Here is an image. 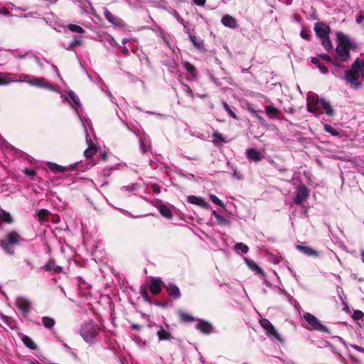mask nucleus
I'll return each mask as SVG.
<instances>
[{
    "label": "nucleus",
    "mask_w": 364,
    "mask_h": 364,
    "mask_svg": "<svg viewBox=\"0 0 364 364\" xmlns=\"http://www.w3.org/2000/svg\"><path fill=\"white\" fill-rule=\"evenodd\" d=\"M309 197V190L305 185L301 184L297 187L294 202L296 205H300L304 201H305Z\"/></svg>",
    "instance_id": "nucleus-9"
},
{
    "label": "nucleus",
    "mask_w": 364,
    "mask_h": 364,
    "mask_svg": "<svg viewBox=\"0 0 364 364\" xmlns=\"http://www.w3.org/2000/svg\"><path fill=\"white\" fill-rule=\"evenodd\" d=\"M324 129L327 132L331 134L333 136H338L339 134L338 132L329 124H325Z\"/></svg>",
    "instance_id": "nucleus-44"
},
{
    "label": "nucleus",
    "mask_w": 364,
    "mask_h": 364,
    "mask_svg": "<svg viewBox=\"0 0 364 364\" xmlns=\"http://www.w3.org/2000/svg\"><path fill=\"white\" fill-rule=\"evenodd\" d=\"M23 240L21 236L16 231L8 232L4 240H1V247L8 254L12 255L14 253V247L18 246Z\"/></svg>",
    "instance_id": "nucleus-5"
},
{
    "label": "nucleus",
    "mask_w": 364,
    "mask_h": 364,
    "mask_svg": "<svg viewBox=\"0 0 364 364\" xmlns=\"http://www.w3.org/2000/svg\"><path fill=\"white\" fill-rule=\"evenodd\" d=\"M259 112H261V111H257V112H255V114L253 115L255 118H257L258 119V121L259 122L260 124L263 127H267V121L263 118V117H262L260 114H259Z\"/></svg>",
    "instance_id": "nucleus-43"
},
{
    "label": "nucleus",
    "mask_w": 364,
    "mask_h": 364,
    "mask_svg": "<svg viewBox=\"0 0 364 364\" xmlns=\"http://www.w3.org/2000/svg\"><path fill=\"white\" fill-rule=\"evenodd\" d=\"M311 62L317 66V68L320 70L321 73L326 74L328 72V69L324 65L320 63L319 60L316 57H311Z\"/></svg>",
    "instance_id": "nucleus-31"
},
{
    "label": "nucleus",
    "mask_w": 364,
    "mask_h": 364,
    "mask_svg": "<svg viewBox=\"0 0 364 364\" xmlns=\"http://www.w3.org/2000/svg\"><path fill=\"white\" fill-rule=\"evenodd\" d=\"M49 215L50 212L46 209H41L37 213L38 219L40 222L48 221Z\"/></svg>",
    "instance_id": "nucleus-35"
},
{
    "label": "nucleus",
    "mask_w": 364,
    "mask_h": 364,
    "mask_svg": "<svg viewBox=\"0 0 364 364\" xmlns=\"http://www.w3.org/2000/svg\"><path fill=\"white\" fill-rule=\"evenodd\" d=\"M318 57L326 62L331 63L332 61V58L328 54H320Z\"/></svg>",
    "instance_id": "nucleus-50"
},
{
    "label": "nucleus",
    "mask_w": 364,
    "mask_h": 364,
    "mask_svg": "<svg viewBox=\"0 0 364 364\" xmlns=\"http://www.w3.org/2000/svg\"><path fill=\"white\" fill-rule=\"evenodd\" d=\"M213 215L215 216V218H218V215H219L220 214H219V213H217V211L214 210V211L213 212Z\"/></svg>",
    "instance_id": "nucleus-60"
},
{
    "label": "nucleus",
    "mask_w": 364,
    "mask_h": 364,
    "mask_svg": "<svg viewBox=\"0 0 364 364\" xmlns=\"http://www.w3.org/2000/svg\"><path fill=\"white\" fill-rule=\"evenodd\" d=\"M21 341L28 348L31 350H36L37 348L36 344L33 342V341L28 336L23 335L21 336Z\"/></svg>",
    "instance_id": "nucleus-29"
},
{
    "label": "nucleus",
    "mask_w": 364,
    "mask_h": 364,
    "mask_svg": "<svg viewBox=\"0 0 364 364\" xmlns=\"http://www.w3.org/2000/svg\"><path fill=\"white\" fill-rule=\"evenodd\" d=\"M82 44V37L81 36H75L74 37V39L70 42L69 46H68V48L67 49L70 50H72L75 47L81 46Z\"/></svg>",
    "instance_id": "nucleus-37"
},
{
    "label": "nucleus",
    "mask_w": 364,
    "mask_h": 364,
    "mask_svg": "<svg viewBox=\"0 0 364 364\" xmlns=\"http://www.w3.org/2000/svg\"><path fill=\"white\" fill-rule=\"evenodd\" d=\"M363 19H364V15L363 14H360L358 16H357L356 22L358 23H360L363 22Z\"/></svg>",
    "instance_id": "nucleus-56"
},
{
    "label": "nucleus",
    "mask_w": 364,
    "mask_h": 364,
    "mask_svg": "<svg viewBox=\"0 0 364 364\" xmlns=\"http://www.w3.org/2000/svg\"><path fill=\"white\" fill-rule=\"evenodd\" d=\"M336 38L338 45L336 48V53L341 62H346L350 57V50L355 48V45L341 31L336 33Z\"/></svg>",
    "instance_id": "nucleus-3"
},
{
    "label": "nucleus",
    "mask_w": 364,
    "mask_h": 364,
    "mask_svg": "<svg viewBox=\"0 0 364 364\" xmlns=\"http://www.w3.org/2000/svg\"><path fill=\"white\" fill-rule=\"evenodd\" d=\"M296 248L301 252L305 254L307 256L316 257L318 255L317 252L309 246H304L301 245H297Z\"/></svg>",
    "instance_id": "nucleus-21"
},
{
    "label": "nucleus",
    "mask_w": 364,
    "mask_h": 364,
    "mask_svg": "<svg viewBox=\"0 0 364 364\" xmlns=\"http://www.w3.org/2000/svg\"><path fill=\"white\" fill-rule=\"evenodd\" d=\"M193 3L197 5V6H205V3H206V0H193Z\"/></svg>",
    "instance_id": "nucleus-53"
},
{
    "label": "nucleus",
    "mask_w": 364,
    "mask_h": 364,
    "mask_svg": "<svg viewBox=\"0 0 364 364\" xmlns=\"http://www.w3.org/2000/svg\"><path fill=\"white\" fill-rule=\"evenodd\" d=\"M316 35L319 38H325L329 36L331 29V27L323 22H318L314 25Z\"/></svg>",
    "instance_id": "nucleus-12"
},
{
    "label": "nucleus",
    "mask_w": 364,
    "mask_h": 364,
    "mask_svg": "<svg viewBox=\"0 0 364 364\" xmlns=\"http://www.w3.org/2000/svg\"><path fill=\"white\" fill-rule=\"evenodd\" d=\"M16 308L24 314H28L31 308V301L23 296H18L15 301Z\"/></svg>",
    "instance_id": "nucleus-13"
},
{
    "label": "nucleus",
    "mask_w": 364,
    "mask_h": 364,
    "mask_svg": "<svg viewBox=\"0 0 364 364\" xmlns=\"http://www.w3.org/2000/svg\"><path fill=\"white\" fill-rule=\"evenodd\" d=\"M164 288L171 296L176 298H179L181 296L180 289L174 284L169 283L168 285L165 284Z\"/></svg>",
    "instance_id": "nucleus-19"
},
{
    "label": "nucleus",
    "mask_w": 364,
    "mask_h": 364,
    "mask_svg": "<svg viewBox=\"0 0 364 364\" xmlns=\"http://www.w3.org/2000/svg\"><path fill=\"white\" fill-rule=\"evenodd\" d=\"M210 199L211 200V201L213 203H215V204H216V205H219V206H220L222 208H224V206H225L224 203L216 196H215L213 194H210Z\"/></svg>",
    "instance_id": "nucleus-42"
},
{
    "label": "nucleus",
    "mask_w": 364,
    "mask_h": 364,
    "mask_svg": "<svg viewBox=\"0 0 364 364\" xmlns=\"http://www.w3.org/2000/svg\"><path fill=\"white\" fill-rule=\"evenodd\" d=\"M127 41H128V40H127V39H124V40L122 41V43H123V44H126Z\"/></svg>",
    "instance_id": "nucleus-63"
},
{
    "label": "nucleus",
    "mask_w": 364,
    "mask_h": 364,
    "mask_svg": "<svg viewBox=\"0 0 364 364\" xmlns=\"http://www.w3.org/2000/svg\"><path fill=\"white\" fill-rule=\"evenodd\" d=\"M47 166L51 171L57 173H64L68 171H73L75 170L77 168V163L70 164L68 166H63L61 165H58L54 162H48Z\"/></svg>",
    "instance_id": "nucleus-10"
},
{
    "label": "nucleus",
    "mask_w": 364,
    "mask_h": 364,
    "mask_svg": "<svg viewBox=\"0 0 364 364\" xmlns=\"http://www.w3.org/2000/svg\"><path fill=\"white\" fill-rule=\"evenodd\" d=\"M0 13L6 16L9 14V10L6 7L0 8Z\"/></svg>",
    "instance_id": "nucleus-54"
},
{
    "label": "nucleus",
    "mask_w": 364,
    "mask_h": 364,
    "mask_svg": "<svg viewBox=\"0 0 364 364\" xmlns=\"http://www.w3.org/2000/svg\"><path fill=\"white\" fill-rule=\"evenodd\" d=\"M25 78H30L27 82L30 85L43 87L50 91H55V87L48 82L44 77H31L29 75H23Z\"/></svg>",
    "instance_id": "nucleus-8"
},
{
    "label": "nucleus",
    "mask_w": 364,
    "mask_h": 364,
    "mask_svg": "<svg viewBox=\"0 0 364 364\" xmlns=\"http://www.w3.org/2000/svg\"><path fill=\"white\" fill-rule=\"evenodd\" d=\"M104 16L110 23L114 26L123 27L124 26V23L122 18L115 16L107 9L104 11Z\"/></svg>",
    "instance_id": "nucleus-14"
},
{
    "label": "nucleus",
    "mask_w": 364,
    "mask_h": 364,
    "mask_svg": "<svg viewBox=\"0 0 364 364\" xmlns=\"http://www.w3.org/2000/svg\"><path fill=\"white\" fill-rule=\"evenodd\" d=\"M122 53L124 55H128L129 54V49L127 47H124L123 49H122Z\"/></svg>",
    "instance_id": "nucleus-58"
},
{
    "label": "nucleus",
    "mask_w": 364,
    "mask_h": 364,
    "mask_svg": "<svg viewBox=\"0 0 364 364\" xmlns=\"http://www.w3.org/2000/svg\"><path fill=\"white\" fill-rule=\"evenodd\" d=\"M68 96L72 100V103H70L71 106L75 109L80 105L79 97L75 94L73 90H69L67 92Z\"/></svg>",
    "instance_id": "nucleus-26"
},
{
    "label": "nucleus",
    "mask_w": 364,
    "mask_h": 364,
    "mask_svg": "<svg viewBox=\"0 0 364 364\" xmlns=\"http://www.w3.org/2000/svg\"><path fill=\"white\" fill-rule=\"evenodd\" d=\"M259 324L261 326L265 329L268 334L272 335L278 341H282V338L280 335L278 333L277 331L275 329L274 326L272 323L267 318H262L259 320Z\"/></svg>",
    "instance_id": "nucleus-11"
},
{
    "label": "nucleus",
    "mask_w": 364,
    "mask_h": 364,
    "mask_svg": "<svg viewBox=\"0 0 364 364\" xmlns=\"http://www.w3.org/2000/svg\"><path fill=\"white\" fill-rule=\"evenodd\" d=\"M156 335L159 341H171L173 337L171 333L160 326L159 330L156 332Z\"/></svg>",
    "instance_id": "nucleus-22"
},
{
    "label": "nucleus",
    "mask_w": 364,
    "mask_h": 364,
    "mask_svg": "<svg viewBox=\"0 0 364 364\" xmlns=\"http://www.w3.org/2000/svg\"><path fill=\"white\" fill-rule=\"evenodd\" d=\"M185 88H186L185 91L187 93V95H188L192 99H193L194 95H193V92L192 89L191 88V87L188 85H185Z\"/></svg>",
    "instance_id": "nucleus-49"
},
{
    "label": "nucleus",
    "mask_w": 364,
    "mask_h": 364,
    "mask_svg": "<svg viewBox=\"0 0 364 364\" xmlns=\"http://www.w3.org/2000/svg\"><path fill=\"white\" fill-rule=\"evenodd\" d=\"M221 23L224 26L228 27L232 29H235L239 27L236 18L228 14H226L224 16H223L221 19Z\"/></svg>",
    "instance_id": "nucleus-15"
},
{
    "label": "nucleus",
    "mask_w": 364,
    "mask_h": 364,
    "mask_svg": "<svg viewBox=\"0 0 364 364\" xmlns=\"http://www.w3.org/2000/svg\"><path fill=\"white\" fill-rule=\"evenodd\" d=\"M307 110L313 114L326 113L328 116L332 117L335 111L329 102L324 98H318V96H311L307 100Z\"/></svg>",
    "instance_id": "nucleus-2"
},
{
    "label": "nucleus",
    "mask_w": 364,
    "mask_h": 364,
    "mask_svg": "<svg viewBox=\"0 0 364 364\" xmlns=\"http://www.w3.org/2000/svg\"><path fill=\"white\" fill-rule=\"evenodd\" d=\"M43 269L46 272L54 271L55 273H60L63 271V267L55 264L54 259H50L43 267Z\"/></svg>",
    "instance_id": "nucleus-18"
},
{
    "label": "nucleus",
    "mask_w": 364,
    "mask_h": 364,
    "mask_svg": "<svg viewBox=\"0 0 364 364\" xmlns=\"http://www.w3.org/2000/svg\"><path fill=\"white\" fill-rule=\"evenodd\" d=\"M100 328L92 321L85 323L80 328V336L87 343H93L98 336Z\"/></svg>",
    "instance_id": "nucleus-6"
},
{
    "label": "nucleus",
    "mask_w": 364,
    "mask_h": 364,
    "mask_svg": "<svg viewBox=\"0 0 364 364\" xmlns=\"http://www.w3.org/2000/svg\"><path fill=\"white\" fill-rule=\"evenodd\" d=\"M189 38L196 48H200L201 47V43L198 40V38L196 36L190 35Z\"/></svg>",
    "instance_id": "nucleus-45"
},
{
    "label": "nucleus",
    "mask_w": 364,
    "mask_h": 364,
    "mask_svg": "<svg viewBox=\"0 0 364 364\" xmlns=\"http://www.w3.org/2000/svg\"><path fill=\"white\" fill-rule=\"evenodd\" d=\"M0 220L7 224H11L14 222V219L9 212L4 210H1Z\"/></svg>",
    "instance_id": "nucleus-32"
},
{
    "label": "nucleus",
    "mask_w": 364,
    "mask_h": 364,
    "mask_svg": "<svg viewBox=\"0 0 364 364\" xmlns=\"http://www.w3.org/2000/svg\"><path fill=\"white\" fill-rule=\"evenodd\" d=\"M218 223L220 225H226L228 223V220L223 215H219L218 218H216Z\"/></svg>",
    "instance_id": "nucleus-48"
},
{
    "label": "nucleus",
    "mask_w": 364,
    "mask_h": 364,
    "mask_svg": "<svg viewBox=\"0 0 364 364\" xmlns=\"http://www.w3.org/2000/svg\"><path fill=\"white\" fill-rule=\"evenodd\" d=\"M321 44L326 51H331L333 49V46L331 41L330 40L329 36L325 38H322Z\"/></svg>",
    "instance_id": "nucleus-34"
},
{
    "label": "nucleus",
    "mask_w": 364,
    "mask_h": 364,
    "mask_svg": "<svg viewBox=\"0 0 364 364\" xmlns=\"http://www.w3.org/2000/svg\"><path fill=\"white\" fill-rule=\"evenodd\" d=\"M188 202L191 204L200 205L203 208H207L209 205L201 198L195 196H190L188 197Z\"/></svg>",
    "instance_id": "nucleus-24"
},
{
    "label": "nucleus",
    "mask_w": 364,
    "mask_h": 364,
    "mask_svg": "<svg viewBox=\"0 0 364 364\" xmlns=\"http://www.w3.org/2000/svg\"><path fill=\"white\" fill-rule=\"evenodd\" d=\"M344 79L355 90L362 87L364 82V58H357L354 60L350 68L346 70Z\"/></svg>",
    "instance_id": "nucleus-1"
},
{
    "label": "nucleus",
    "mask_w": 364,
    "mask_h": 364,
    "mask_svg": "<svg viewBox=\"0 0 364 364\" xmlns=\"http://www.w3.org/2000/svg\"><path fill=\"white\" fill-rule=\"evenodd\" d=\"M107 154H105H105H103V155H102V159H103V160H106V159H107Z\"/></svg>",
    "instance_id": "nucleus-61"
},
{
    "label": "nucleus",
    "mask_w": 364,
    "mask_h": 364,
    "mask_svg": "<svg viewBox=\"0 0 364 364\" xmlns=\"http://www.w3.org/2000/svg\"><path fill=\"white\" fill-rule=\"evenodd\" d=\"M234 249L238 252L240 251L243 254H246L249 251V247L247 245L242 242H237L234 245Z\"/></svg>",
    "instance_id": "nucleus-39"
},
{
    "label": "nucleus",
    "mask_w": 364,
    "mask_h": 364,
    "mask_svg": "<svg viewBox=\"0 0 364 364\" xmlns=\"http://www.w3.org/2000/svg\"><path fill=\"white\" fill-rule=\"evenodd\" d=\"M223 106L224 107V109L228 112V113L230 114V116L235 119H237V115L235 114V112L230 109V107H229V105H228V103L226 102H223Z\"/></svg>",
    "instance_id": "nucleus-41"
},
{
    "label": "nucleus",
    "mask_w": 364,
    "mask_h": 364,
    "mask_svg": "<svg viewBox=\"0 0 364 364\" xmlns=\"http://www.w3.org/2000/svg\"><path fill=\"white\" fill-rule=\"evenodd\" d=\"M155 304H156V305H157V306H161V305H160V304H159V302L155 303Z\"/></svg>",
    "instance_id": "nucleus-64"
},
{
    "label": "nucleus",
    "mask_w": 364,
    "mask_h": 364,
    "mask_svg": "<svg viewBox=\"0 0 364 364\" xmlns=\"http://www.w3.org/2000/svg\"><path fill=\"white\" fill-rule=\"evenodd\" d=\"M361 255V257H362V260H363V262H364V251H362V252H361V255Z\"/></svg>",
    "instance_id": "nucleus-62"
},
{
    "label": "nucleus",
    "mask_w": 364,
    "mask_h": 364,
    "mask_svg": "<svg viewBox=\"0 0 364 364\" xmlns=\"http://www.w3.org/2000/svg\"><path fill=\"white\" fill-rule=\"evenodd\" d=\"M68 28L72 32L78 33H82L85 31L84 29L81 26H80L78 25L73 24V23L68 24Z\"/></svg>",
    "instance_id": "nucleus-40"
},
{
    "label": "nucleus",
    "mask_w": 364,
    "mask_h": 364,
    "mask_svg": "<svg viewBox=\"0 0 364 364\" xmlns=\"http://www.w3.org/2000/svg\"><path fill=\"white\" fill-rule=\"evenodd\" d=\"M245 261L247 266L255 274H264L263 270L252 259L245 258Z\"/></svg>",
    "instance_id": "nucleus-20"
},
{
    "label": "nucleus",
    "mask_w": 364,
    "mask_h": 364,
    "mask_svg": "<svg viewBox=\"0 0 364 364\" xmlns=\"http://www.w3.org/2000/svg\"><path fill=\"white\" fill-rule=\"evenodd\" d=\"M213 143L216 146H218L220 144H224V143L228 142V141L223 136V134L219 133L218 132H215L213 134Z\"/></svg>",
    "instance_id": "nucleus-30"
},
{
    "label": "nucleus",
    "mask_w": 364,
    "mask_h": 364,
    "mask_svg": "<svg viewBox=\"0 0 364 364\" xmlns=\"http://www.w3.org/2000/svg\"><path fill=\"white\" fill-rule=\"evenodd\" d=\"M178 314L181 322L190 323L194 321V317L192 315L182 310L178 311Z\"/></svg>",
    "instance_id": "nucleus-25"
},
{
    "label": "nucleus",
    "mask_w": 364,
    "mask_h": 364,
    "mask_svg": "<svg viewBox=\"0 0 364 364\" xmlns=\"http://www.w3.org/2000/svg\"><path fill=\"white\" fill-rule=\"evenodd\" d=\"M340 59L338 58H336V59H332V61H331V63H332L333 65H334L335 67L336 68H341L342 65L340 63Z\"/></svg>",
    "instance_id": "nucleus-51"
},
{
    "label": "nucleus",
    "mask_w": 364,
    "mask_h": 364,
    "mask_svg": "<svg viewBox=\"0 0 364 364\" xmlns=\"http://www.w3.org/2000/svg\"><path fill=\"white\" fill-rule=\"evenodd\" d=\"M247 110L252 113L253 115L255 114V112H257V110H255L254 107L252 105L248 106Z\"/></svg>",
    "instance_id": "nucleus-57"
},
{
    "label": "nucleus",
    "mask_w": 364,
    "mask_h": 364,
    "mask_svg": "<svg viewBox=\"0 0 364 364\" xmlns=\"http://www.w3.org/2000/svg\"><path fill=\"white\" fill-rule=\"evenodd\" d=\"M247 157L255 162H259L262 160L261 153L254 148H249L246 150Z\"/></svg>",
    "instance_id": "nucleus-17"
},
{
    "label": "nucleus",
    "mask_w": 364,
    "mask_h": 364,
    "mask_svg": "<svg viewBox=\"0 0 364 364\" xmlns=\"http://www.w3.org/2000/svg\"><path fill=\"white\" fill-rule=\"evenodd\" d=\"M158 209H159L160 213L161 214V215H163L164 218H166L167 219L172 218V217H173L172 212L170 210V208L168 206H166V205H164V204L159 205Z\"/></svg>",
    "instance_id": "nucleus-27"
},
{
    "label": "nucleus",
    "mask_w": 364,
    "mask_h": 364,
    "mask_svg": "<svg viewBox=\"0 0 364 364\" xmlns=\"http://www.w3.org/2000/svg\"><path fill=\"white\" fill-rule=\"evenodd\" d=\"M304 318L309 323L310 327L309 330H315L323 333H329L330 331L327 326L322 324L320 321L313 314L310 313H305Z\"/></svg>",
    "instance_id": "nucleus-7"
},
{
    "label": "nucleus",
    "mask_w": 364,
    "mask_h": 364,
    "mask_svg": "<svg viewBox=\"0 0 364 364\" xmlns=\"http://www.w3.org/2000/svg\"><path fill=\"white\" fill-rule=\"evenodd\" d=\"M164 287L165 283L160 277H153L146 285H141L140 287L139 294L146 302L152 304L153 300L149 295L148 291H150L153 295L156 296L161 292L162 289L164 288Z\"/></svg>",
    "instance_id": "nucleus-4"
},
{
    "label": "nucleus",
    "mask_w": 364,
    "mask_h": 364,
    "mask_svg": "<svg viewBox=\"0 0 364 364\" xmlns=\"http://www.w3.org/2000/svg\"><path fill=\"white\" fill-rule=\"evenodd\" d=\"M28 174L31 175V176H35L36 175V172L33 170H29L28 171Z\"/></svg>",
    "instance_id": "nucleus-59"
},
{
    "label": "nucleus",
    "mask_w": 364,
    "mask_h": 364,
    "mask_svg": "<svg viewBox=\"0 0 364 364\" xmlns=\"http://www.w3.org/2000/svg\"><path fill=\"white\" fill-rule=\"evenodd\" d=\"M14 74L9 73H0V85H6L14 81Z\"/></svg>",
    "instance_id": "nucleus-23"
},
{
    "label": "nucleus",
    "mask_w": 364,
    "mask_h": 364,
    "mask_svg": "<svg viewBox=\"0 0 364 364\" xmlns=\"http://www.w3.org/2000/svg\"><path fill=\"white\" fill-rule=\"evenodd\" d=\"M184 67H185L186 70L191 74V79H195L196 77V67L193 64H191L188 62H186L184 63Z\"/></svg>",
    "instance_id": "nucleus-38"
},
{
    "label": "nucleus",
    "mask_w": 364,
    "mask_h": 364,
    "mask_svg": "<svg viewBox=\"0 0 364 364\" xmlns=\"http://www.w3.org/2000/svg\"><path fill=\"white\" fill-rule=\"evenodd\" d=\"M151 188L153 190V192L155 193H159L161 192V188L157 183L152 184Z\"/></svg>",
    "instance_id": "nucleus-52"
},
{
    "label": "nucleus",
    "mask_w": 364,
    "mask_h": 364,
    "mask_svg": "<svg viewBox=\"0 0 364 364\" xmlns=\"http://www.w3.org/2000/svg\"><path fill=\"white\" fill-rule=\"evenodd\" d=\"M131 328H132V330H134V331H140V330H141V326L140 325L134 324H134H132V325L131 326Z\"/></svg>",
    "instance_id": "nucleus-55"
},
{
    "label": "nucleus",
    "mask_w": 364,
    "mask_h": 364,
    "mask_svg": "<svg viewBox=\"0 0 364 364\" xmlns=\"http://www.w3.org/2000/svg\"><path fill=\"white\" fill-rule=\"evenodd\" d=\"M300 36L306 41H310L311 39V34L310 31L306 29H302L300 32Z\"/></svg>",
    "instance_id": "nucleus-46"
},
{
    "label": "nucleus",
    "mask_w": 364,
    "mask_h": 364,
    "mask_svg": "<svg viewBox=\"0 0 364 364\" xmlns=\"http://www.w3.org/2000/svg\"><path fill=\"white\" fill-rule=\"evenodd\" d=\"M196 328L205 334H210L213 331V326L208 321L199 320Z\"/></svg>",
    "instance_id": "nucleus-16"
},
{
    "label": "nucleus",
    "mask_w": 364,
    "mask_h": 364,
    "mask_svg": "<svg viewBox=\"0 0 364 364\" xmlns=\"http://www.w3.org/2000/svg\"><path fill=\"white\" fill-rule=\"evenodd\" d=\"M265 112L267 115L271 119H273L281 114L280 111L272 105L267 106L265 107Z\"/></svg>",
    "instance_id": "nucleus-28"
},
{
    "label": "nucleus",
    "mask_w": 364,
    "mask_h": 364,
    "mask_svg": "<svg viewBox=\"0 0 364 364\" xmlns=\"http://www.w3.org/2000/svg\"><path fill=\"white\" fill-rule=\"evenodd\" d=\"M42 323L45 328L50 329L55 326V321L51 317L43 316L42 318Z\"/></svg>",
    "instance_id": "nucleus-33"
},
{
    "label": "nucleus",
    "mask_w": 364,
    "mask_h": 364,
    "mask_svg": "<svg viewBox=\"0 0 364 364\" xmlns=\"http://www.w3.org/2000/svg\"><path fill=\"white\" fill-rule=\"evenodd\" d=\"M97 152V147L94 144H90L88 148L85 150L84 156L87 159L92 157Z\"/></svg>",
    "instance_id": "nucleus-36"
},
{
    "label": "nucleus",
    "mask_w": 364,
    "mask_h": 364,
    "mask_svg": "<svg viewBox=\"0 0 364 364\" xmlns=\"http://www.w3.org/2000/svg\"><path fill=\"white\" fill-rule=\"evenodd\" d=\"M364 316V314L363 311H360V310H355L354 311L353 315H352V318L355 320V321H358V320H360Z\"/></svg>",
    "instance_id": "nucleus-47"
}]
</instances>
